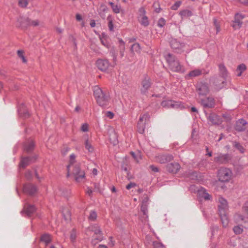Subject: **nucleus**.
Returning a JSON list of instances; mask_svg holds the SVG:
<instances>
[{"instance_id":"nucleus-11","label":"nucleus","mask_w":248,"mask_h":248,"mask_svg":"<svg viewBox=\"0 0 248 248\" xmlns=\"http://www.w3.org/2000/svg\"><path fill=\"white\" fill-rule=\"evenodd\" d=\"M242 212L243 215L237 214L236 215V219L238 220L244 221L246 217L248 218V201L244 203L242 207Z\"/></svg>"},{"instance_id":"nucleus-20","label":"nucleus","mask_w":248,"mask_h":248,"mask_svg":"<svg viewBox=\"0 0 248 248\" xmlns=\"http://www.w3.org/2000/svg\"><path fill=\"white\" fill-rule=\"evenodd\" d=\"M219 76L220 78H225L226 79V77L228 76V72L227 70L223 64H220L219 65Z\"/></svg>"},{"instance_id":"nucleus-23","label":"nucleus","mask_w":248,"mask_h":248,"mask_svg":"<svg viewBox=\"0 0 248 248\" xmlns=\"http://www.w3.org/2000/svg\"><path fill=\"white\" fill-rule=\"evenodd\" d=\"M109 4L110 5L113 12L116 14H119L121 11V7L120 5L115 4V3L109 2Z\"/></svg>"},{"instance_id":"nucleus-39","label":"nucleus","mask_w":248,"mask_h":248,"mask_svg":"<svg viewBox=\"0 0 248 248\" xmlns=\"http://www.w3.org/2000/svg\"><path fill=\"white\" fill-rule=\"evenodd\" d=\"M220 217L221 219L223 226L224 227H226L228 223V220L226 214H225L224 215L220 216Z\"/></svg>"},{"instance_id":"nucleus-15","label":"nucleus","mask_w":248,"mask_h":248,"mask_svg":"<svg viewBox=\"0 0 248 248\" xmlns=\"http://www.w3.org/2000/svg\"><path fill=\"white\" fill-rule=\"evenodd\" d=\"M247 123L245 120H239L236 124L235 129L239 132H241L246 129V124Z\"/></svg>"},{"instance_id":"nucleus-41","label":"nucleus","mask_w":248,"mask_h":248,"mask_svg":"<svg viewBox=\"0 0 248 248\" xmlns=\"http://www.w3.org/2000/svg\"><path fill=\"white\" fill-rule=\"evenodd\" d=\"M97 217V214L94 211H91L89 216V219L91 221H94Z\"/></svg>"},{"instance_id":"nucleus-52","label":"nucleus","mask_w":248,"mask_h":248,"mask_svg":"<svg viewBox=\"0 0 248 248\" xmlns=\"http://www.w3.org/2000/svg\"><path fill=\"white\" fill-rule=\"evenodd\" d=\"M153 245L154 248H165L161 244L157 242H154Z\"/></svg>"},{"instance_id":"nucleus-53","label":"nucleus","mask_w":248,"mask_h":248,"mask_svg":"<svg viewBox=\"0 0 248 248\" xmlns=\"http://www.w3.org/2000/svg\"><path fill=\"white\" fill-rule=\"evenodd\" d=\"M165 24V20L164 19L161 18L158 21L157 25L159 27H162Z\"/></svg>"},{"instance_id":"nucleus-24","label":"nucleus","mask_w":248,"mask_h":248,"mask_svg":"<svg viewBox=\"0 0 248 248\" xmlns=\"http://www.w3.org/2000/svg\"><path fill=\"white\" fill-rule=\"evenodd\" d=\"M202 71L199 69H195L190 71L188 74L186 75L187 78H193L199 76L202 74Z\"/></svg>"},{"instance_id":"nucleus-64","label":"nucleus","mask_w":248,"mask_h":248,"mask_svg":"<svg viewBox=\"0 0 248 248\" xmlns=\"http://www.w3.org/2000/svg\"><path fill=\"white\" fill-rule=\"evenodd\" d=\"M98 248H108L106 245H99Z\"/></svg>"},{"instance_id":"nucleus-18","label":"nucleus","mask_w":248,"mask_h":248,"mask_svg":"<svg viewBox=\"0 0 248 248\" xmlns=\"http://www.w3.org/2000/svg\"><path fill=\"white\" fill-rule=\"evenodd\" d=\"M44 26L43 22L38 19H31L29 18V27H43Z\"/></svg>"},{"instance_id":"nucleus-35","label":"nucleus","mask_w":248,"mask_h":248,"mask_svg":"<svg viewBox=\"0 0 248 248\" xmlns=\"http://www.w3.org/2000/svg\"><path fill=\"white\" fill-rule=\"evenodd\" d=\"M242 24V22L239 19H235L232 26L235 30L238 29L241 27Z\"/></svg>"},{"instance_id":"nucleus-22","label":"nucleus","mask_w":248,"mask_h":248,"mask_svg":"<svg viewBox=\"0 0 248 248\" xmlns=\"http://www.w3.org/2000/svg\"><path fill=\"white\" fill-rule=\"evenodd\" d=\"M24 210L27 214L30 216L35 211V208L33 205L26 204L25 206Z\"/></svg>"},{"instance_id":"nucleus-56","label":"nucleus","mask_w":248,"mask_h":248,"mask_svg":"<svg viewBox=\"0 0 248 248\" xmlns=\"http://www.w3.org/2000/svg\"><path fill=\"white\" fill-rule=\"evenodd\" d=\"M244 16L242 15L239 14H236L235 15V19H239L240 21L241 19H243Z\"/></svg>"},{"instance_id":"nucleus-54","label":"nucleus","mask_w":248,"mask_h":248,"mask_svg":"<svg viewBox=\"0 0 248 248\" xmlns=\"http://www.w3.org/2000/svg\"><path fill=\"white\" fill-rule=\"evenodd\" d=\"M89 125L87 124H84L82 125L81 129L83 132H87L88 131Z\"/></svg>"},{"instance_id":"nucleus-13","label":"nucleus","mask_w":248,"mask_h":248,"mask_svg":"<svg viewBox=\"0 0 248 248\" xmlns=\"http://www.w3.org/2000/svg\"><path fill=\"white\" fill-rule=\"evenodd\" d=\"M201 103L204 108H213L215 105V100L212 97H208L205 99H201Z\"/></svg>"},{"instance_id":"nucleus-26","label":"nucleus","mask_w":248,"mask_h":248,"mask_svg":"<svg viewBox=\"0 0 248 248\" xmlns=\"http://www.w3.org/2000/svg\"><path fill=\"white\" fill-rule=\"evenodd\" d=\"M34 147V142L32 140H30L24 145L25 150L27 152L31 151Z\"/></svg>"},{"instance_id":"nucleus-55","label":"nucleus","mask_w":248,"mask_h":248,"mask_svg":"<svg viewBox=\"0 0 248 248\" xmlns=\"http://www.w3.org/2000/svg\"><path fill=\"white\" fill-rule=\"evenodd\" d=\"M105 115L109 119H112L114 117V113L111 111H106Z\"/></svg>"},{"instance_id":"nucleus-34","label":"nucleus","mask_w":248,"mask_h":248,"mask_svg":"<svg viewBox=\"0 0 248 248\" xmlns=\"http://www.w3.org/2000/svg\"><path fill=\"white\" fill-rule=\"evenodd\" d=\"M149 114L147 113H145L140 116L139 122L145 123L149 120Z\"/></svg>"},{"instance_id":"nucleus-46","label":"nucleus","mask_w":248,"mask_h":248,"mask_svg":"<svg viewBox=\"0 0 248 248\" xmlns=\"http://www.w3.org/2000/svg\"><path fill=\"white\" fill-rule=\"evenodd\" d=\"M17 55H18V57H20L22 59L23 62H27V60L24 56V52L23 51L18 50L17 51Z\"/></svg>"},{"instance_id":"nucleus-36","label":"nucleus","mask_w":248,"mask_h":248,"mask_svg":"<svg viewBox=\"0 0 248 248\" xmlns=\"http://www.w3.org/2000/svg\"><path fill=\"white\" fill-rule=\"evenodd\" d=\"M30 159L28 157H24L22 159L20 163V167L24 168L27 166L29 162Z\"/></svg>"},{"instance_id":"nucleus-32","label":"nucleus","mask_w":248,"mask_h":248,"mask_svg":"<svg viewBox=\"0 0 248 248\" xmlns=\"http://www.w3.org/2000/svg\"><path fill=\"white\" fill-rule=\"evenodd\" d=\"M85 147L89 152L92 153L93 151V147L92 146L91 142L88 140H86L85 142Z\"/></svg>"},{"instance_id":"nucleus-62","label":"nucleus","mask_w":248,"mask_h":248,"mask_svg":"<svg viewBox=\"0 0 248 248\" xmlns=\"http://www.w3.org/2000/svg\"><path fill=\"white\" fill-rule=\"evenodd\" d=\"M90 25L92 27H94L95 26V22L94 20H92L90 21Z\"/></svg>"},{"instance_id":"nucleus-4","label":"nucleus","mask_w":248,"mask_h":248,"mask_svg":"<svg viewBox=\"0 0 248 248\" xmlns=\"http://www.w3.org/2000/svg\"><path fill=\"white\" fill-rule=\"evenodd\" d=\"M210 82L214 86L216 90H219L224 87L226 79L216 76L210 78Z\"/></svg>"},{"instance_id":"nucleus-19","label":"nucleus","mask_w":248,"mask_h":248,"mask_svg":"<svg viewBox=\"0 0 248 248\" xmlns=\"http://www.w3.org/2000/svg\"><path fill=\"white\" fill-rule=\"evenodd\" d=\"M23 190L24 192L31 195L33 194L36 192V188L32 185L28 184L24 186Z\"/></svg>"},{"instance_id":"nucleus-21","label":"nucleus","mask_w":248,"mask_h":248,"mask_svg":"<svg viewBox=\"0 0 248 248\" xmlns=\"http://www.w3.org/2000/svg\"><path fill=\"white\" fill-rule=\"evenodd\" d=\"M198 193L199 195L205 200H209L211 198V196L206 192L205 189L202 188L199 190Z\"/></svg>"},{"instance_id":"nucleus-49","label":"nucleus","mask_w":248,"mask_h":248,"mask_svg":"<svg viewBox=\"0 0 248 248\" xmlns=\"http://www.w3.org/2000/svg\"><path fill=\"white\" fill-rule=\"evenodd\" d=\"M214 25L216 29V33H217L220 31V26L217 19L216 18H214Z\"/></svg>"},{"instance_id":"nucleus-47","label":"nucleus","mask_w":248,"mask_h":248,"mask_svg":"<svg viewBox=\"0 0 248 248\" xmlns=\"http://www.w3.org/2000/svg\"><path fill=\"white\" fill-rule=\"evenodd\" d=\"M130 154L137 162H139L140 160L141 159V155L140 154H138V155H136L134 154V153L132 152H131Z\"/></svg>"},{"instance_id":"nucleus-45","label":"nucleus","mask_w":248,"mask_h":248,"mask_svg":"<svg viewBox=\"0 0 248 248\" xmlns=\"http://www.w3.org/2000/svg\"><path fill=\"white\" fill-rule=\"evenodd\" d=\"M77 237V233L75 230H73L70 233V238L72 242H74Z\"/></svg>"},{"instance_id":"nucleus-12","label":"nucleus","mask_w":248,"mask_h":248,"mask_svg":"<svg viewBox=\"0 0 248 248\" xmlns=\"http://www.w3.org/2000/svg\"><path fill=\"white\" fill-rule=\"evenodd\" d=\"M230 160L228 154H219L214 157V161L218 164H225Z\"/></svg>"},{"instance_id":"nucleus-29","label":"nucleus","mask_w":248,"mask_h":248,"mask_svg":"<svg viewBox=\"0 0 248 248\" xmlns=\"http://www.w3.org/2000/svg\"><path fill=\"white\" fill-rule=\"evenodd\" d=\"M141 48L138 43L134 44L131 47L130 51L132 53H138L140 52Z\"/></svg>"},{"instance_id":"nucleus-59","label":"nucleus","mask_w":248,"mask_h":248,"mask_svg":"<svg viewBox=\"0 0 248 248\" xmlns=\"http://www.w3.org/2000/svg\"><path fill=\"white\" fill-rule=\"evenodd\" d=\"M150 168L154 172H157L158 171V168L153 165L150 166Z\"/></svg>"},{"instance_id":"nucleus-5","label":"nucleus","mask_w":248,"mask_h":248,"mask_svg":"<svg viewBox=\"0 0 248 248\" xmlns=\"http://www.w3.org/2000/svg\"><path fill=\"white\" fill-rule=\"evenodd\" d=\"M196 91L200 96H205L209 93V87L207 83L200 82L196 85Z\"/></svg>"},{"instance_id":"nucleus-9","label":"nucleus","mask_w":248,"mask_h":248,"mask_svg":"<svg viewBox=\"0 0 248 248\" xmlns=\"http://www.w3.org/2000/svg\"><path fill=\"white\" fill-rule=\"evenodd\" d=\"M218 212L219 216L224 215L227 213L228 204L227 201L222 197L218 198Z\"/></svg>"},{"instance_id":"nucleus-1","label":"nucleus","mask_w":248,"mask_h":248,"mask_svg":"<svg viewBox=\"0 0 248 248\" xmlns=\"http://www.w3.org/2000/svg\"><path fill=\"white\" fill-rule=\"evenodd\" d=\"M76 155L72 154L70 156L69 164L67 167L68 175L73 174L78 182H82L85 178V173L80 170L78 164L76 163Z\"/></svg>"},{"instance_id":"nucleus-31","label":"nucleus","mask_w":248,"mask_h":248,"mask_svg":"<svg viewBox=\"0 0 248 248\" xmlns=\"http://www.w3.org/2000/svg\"><path fill=\"white\" fill-rule=\"evenodd\" d=\"M180 169V166L178 163H171V173H176Z\"/></svg>"},{"instance_id":"nucleus-60","label":"nucleus","mask_w":248,"mask_h":248,"mask_svg":"<svg viewBox=\"0 0 248 248\" xmlns=\"http://www.w3.org/2000/svg\"><path fill=\"white\" fill-rule=\"evenodd\" d=\"M100 41H101L102 44L103 45H104V46H106L107 47H108V44L106 42H105L102 38L100 37Z\"/></svg>"},{"instance_id":"nucleus-3","label":"nucleus","mask_w":248,"mask_h":248,"mask_svg":"<svg viewBox=\"0 0 248 248\" xmlns=\"http://www.w3.org/2000/svg\"><path fill=\"white\" fill-rule=\"evenodd\" d=\"M218 179L223 182H228L232 177L231 170L226 168H221L218 172Z\"/></svg>"},{"instance_id":"nucleus-37","label":"nucleus","mask_w":248,"mask_h":248,"mask_svg":"<svg viewBox=\"0 0 248 248\" xmlns=\"http://www.w3.org/2000/svg\"><path fill=\"white\" fill-rule=\"evenodd\" d=\"M183 108V106L181 102L171 100V108Z\"/></svg>"},{"instance_id":"nucleus-16","label":"nucleus","mask_w":248,"mask_h":248,"mask_svg":"<svg viewBox=\"0 0 248 248\" xmlns=\"http://www.w3.org/2000/svg\"><path fill=\"white\" fill-rule=\"evenodd\" d=\"M151 86V81L149 78H145L142 81L141 83V92L142 93L145 94L147 90L150 88Z\"/></svg>"},{"instance_id":"nucleus-33","label":"nucleus","mask_w":248,"mask_h":248,"mask_svg":"<svg viewBox=\"0 0 248 248\" xmlns=\"http://www.w3.org/2000/svg\"><path fill=\"white\" fill-rule=\"evenodd\" d=\"M137 126L139 132L140 134H142L144 132L145 128V123L138 122Z\"/></svg>"},{"instance_id":"nucleus-8","label":"nucleus","mask_w":248,"mask_h":248,"mask_svg":"<svg viewBox=\"0 0 248 248\" xmlns=\"http://www.w3.org/2000/svg\"><path fill=\"white\" fill-rule=\"evenodd\" d=\"M15 25L18 28L26 30L29 27V18L25 16H19L17 17Z\"/></svg>"},{"instance_id":"nucleus-50","label":"nucleus","mask_w":248,"mask_h":248,"mask_svg":"<svg viewBox=\"0 0 248 248\" xmlns=\"http://www.w3.org/2000/svg\"><path fill=\"white\" fill-rule=\"evenodd\" d=\"M246 69V66L245 64L242 63L239 65L237 68V71H239L240 72H243Z\"/></svg>"},{"instance_id":"nucleus-57","label":"nucleus","mask_w":248,"mask_h":248,"mask_svg":"<svg viewBox=\"0 0 248 248\" xmlns=\"http://www.w3.org/2000/svg\"><path fill=\"white\" fill-rule=\"evenodd\" d=\"M136 186V184L134 183H130L128 185H127L126 186L127 189H130L132 187H133Z\"/></svg>"},{"instance_id":"nucleus-38","label":"nucleus","mask_w":248,"mask_h":248,"mask_svg":"<svg viewBox=\"0 0 248 248\" xmlns=\"http://www.w3.org/2000/svg\"><path fill=\"white\" fill-rule=\"evenodd\" d=\"M180 15L182 16H190L192 13L188 10H184L180 12Z\"/></svg>"},{"instance_id":"nucleus-42","label":"nucleus","mask_w":248,"mask_h":248,"mask_svg":"<svg viewBox=\"0 0 248 248\" xmlns=\"http://www.w3.org/2000/svg\"><path fill=\"white\" fill-rule=\"evenodd\" d=\"M31 0H18V4L20 7H25Z\"/></svg>"},{"instance_id":"nucleus-61","label":"nucleus","mask_w":248,"mask_h":248,"mask_svg":"<svg viewBox=\"0 0 248 248\" xmlns=\"http://www.w3.org/2000/svg\"><path fill=\"white\" fill-rule=\"evenodd\" d=\"M76 18L78 21H80L82 19L81 16L79 14H77Z\"/></svg>"},{"instance_id":"nucleus-48","label":"nucleus","mask_w":248,"mask_h":248,"mask_svg":"<svg viewBox=\"0 0 248 248\" xmlns=\"http://www.w3.org/2000/svg\"><path fill=\"white\" fill-rule=\"evenodd\" d=\"M182 1L180 0L176 1L172 6H171V9L176 10L181 5Z\"/></svg>"},{"instance_id":"nucleus-63","label":"nucleus","mask_w":248,"mask_h":248,"mask_svg":"<svg viewBox=\"0 0 248 248\" xmlns=\"http://www.w3.org/2000/svg\"><path fill=\"white\" fill-rule=\"evenodd\" d=\"M239 1L245 5H248V0H239Z\"/></svg>"},{"instance_id":"nucleus-44","label":"nucleus","mask_w":248,"mask_h":248,"mask_svg":"<svg viewBox=\"0 0 248 248\" xmlns=\"http://www.w3.org/2000/svg\"><path fill=\"white\" fill-rule=\"evenodd\" d=\"M188 177L190 178V179L192 180H197L198 179V176H197V173L196 171H192L191 172H189L188 174Z\"/></svg>"},{"instance_id":"nucleus-43","label":"nucleus","mask_w":248,"mask_h":248,"mask_svg":"<svg viewBox=\"0 0 248 248\" xmlns=\"http://www.w3.org/2000/svg\"><path fill=\"white\" fill-rule=\"evenodd\" d=\"M169 160H170L169 157H167L166 155H161L159 157V161L161 163H165Z\"/></svg>"},{"instance_id":"nucleus-40","label":"nucleus","mask_w":248,"mask_h":248,"mask_svg":"<svg viewBox=\"0 0 248 248\" xmlns=\"http://www.w3.org/2000/svg\"><path fill=\"white\" fill-rule=\"evenodd\" d=\"M107 20H108V27L110 31H113L114 29V26L113 24V21L111 19L110 16H109L107 18Z\"/></svg>"},{"instance_id":"nucleus-51","label":"nucleus","mask_w":248,"mask_h":248,"mask_svg":"<svg viewBox=\"0 0 248 248\" xmlns=\"http://www.w3.org/2000/svg\"><path fill=\"white\" fill-rule=\"evenodd\" d=\"M233 230L235 234H240L243 232V229L239 226H234Z\"/></svg>"},{"instance_id":"nucleus-58","label":"nucleus","mask_w":248,"mask_h":248,"mask_svg":"<svg viewBox=\"0 0 248 248\" xmlns=\"http://www.w3.org/2000/svg\"><path fill=\"white\" fill-rule=\"evenodd\" d=\"M119 43H120V45L121 47V48L122 49L124 50L125 49L124 42L122 40H119Z\"/></svg>"},{"instance_id":"nucleus-14","label":"nucleus","mask_w":248,"mask_h":248,"mask_svg":"<svg viewBox=\"0 0 248 248\" xmlns=\"http://www.w3.org/2000/svg\"><path fill=\"white\" fill-rule=\"evenodd\" d=\"M208 120L214 124H219L222 123V120L219 116L217 115L216 113H211L209 114Z\"/></svg>"},{"instance_id":"nucleus-17","label":"nucleus","mask_w":248,"mask_h":248,"mask_svg":"<svg viewBox=\"0 0 248 248\" xmlns=\"http://www.w3.org/2000/svg\"><path fill=\"white\" fill-rule=\"evenodd\" d=\"M183 46V44L178 42L175 39L171 40V49H173L174 51L181 52V49Z\"/></svg>"},{"instance_id":"nucleus-30","label":"nucleus","mask_w":248,"mask_h":248,"mask_svg":"<svg viewBox=\"0 0 248 248\" xmlns=\"http://www.w3.org/2000/svg\"><path fill=\"white\" fill-rule=\"evenodd\" d=\"M232 146L235 148L239 150L241 153H243L244 152L245 149L242 146V145L239 142L234 141L232 142Z\"/></svg>"},{"instance_id":"nucleus-10","label":"nucleus","mask_w":248,"mask_h":248,"mask_svg":"<svg viewBox=\"0 0 248 248\" xmlns=\"http://www.w3.org/2000/svg\"><path fill=\"white\" fill-rule=\"evenodd\" d=\"M171 70L177 72H184V70L179 61L171 55Z\"/></svg>"},{"instance_id":"nucleus-6","label":"nucleus","mask_w":248,"mask_h":248,"mask_svg":"<svg viewBox=\"0 0 248 248\" xmlns=\"http://www.w3.org/2000/svg\"><path fill=\"white\" fill-rule=\"evenodd\" d=\"M138 19L140 24L144 27L149 24V21L148 17L146 16V11L143 7H141L138 11Z\"/></svg>"},{"instance_id":"nucleus-28","label":"nucleus","mask_w":248,"mask_h":248,"mask_svg":"<svg viewBox=\"0 0 248 248\" xmlns=\"http://www.w3.org/2000/svg\"><path fill=\"white\" fill-rule=\"evenodd\" d=\"M89 229L94 232V235L93 236L98 235L99 233H102L99 227L96 225L90 226Z\"/></svg>"},{"instance_id":"nucleus-2","label":"nucleus","mask_w":248,"mask_h":248,"mask_svg":"<svg viewBox=\"0 0 248 248\" xmlns=\"http://www.w3.org/2000/svg\"><path fill=\"white\" fill-rule=\"evenodd\" d=\"M93 95L97 103L100 106L108 105L109 100V95L106 92H104L98 86L93 87Z\"/></svg>"},{"instance_id":"nucleus-7","label":"nucleus","mask_w":248,"mask_h":248,"mask_svg":"<svg viewBox=\"0 0 248 248\" xmlns=\"http://www.w3.org/2000/svg\"><path fill=\"white\" fill-rule=\"evenodd\" d=\"M95 64L97 67L103 72H107L111 70L112 67L107 60L98 59Z\"/></svg>"},{"instance_id":"nucleus-25","label":"nucleus","mask_w":248,"mask_h":248,"mask_svg":"<svg viewBox=\"0 0 248 248\" xmlns=\"http://www.w3.org/2000/svg\"><path fill=\"white\" fill-rule=\"evenodd\" d=\"M93 237V238L92 241V243L94 245H95L98 242L101 241L103 239L102 233H99L98 235H96Z\"/></svg>"},{"instance_id":"nucleus-27","label":"nucleus","mask_w":248,"mask_h":248,"mask_svg":"<svg viewBox=\"0 0 248 248\" xmlns=\"http://www.w3.org/2000/svg\"><path fill=\"white\" fill-rule=\"evenodd\" d=\"M51 236L47 234L43 235L41 237V241L44 242L46 245L48 244L51 241Z\"/></svg>"}]
</instances>
